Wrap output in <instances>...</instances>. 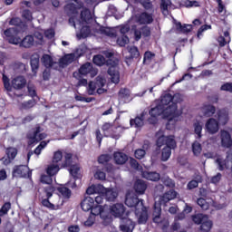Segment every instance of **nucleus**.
<instances>
[{
	"label": "nucleus",
	"instance_id": "22",
	"mask_svg": "<svg viewBox=\"0 0 232 232\" xmlns=\"http://www.w3.org/2000/svg\"><path fill=\"white\" fill-rule=\"evenodd\" d=\"M95 205V200L93 199V197L87 196L83 198V200L81 202V208L82 211L88 212L91 211V209Z\"/></svg>",
	"mask_w": 232,
	"mask_h": 232
},
{
	"label": "nucleus",
	"instance_id": "14",
	"mask_svg": "<svg viewBox=\"0 0 232 232\" xmlns=\"http://www.w3.org/2000/svg\"><path fill=\"white\" fill-rule=\"evenodd\" d=\"M219 129L220 128L218 125V121H217L215 118H209L205 124V130L210 135H215V133H218Z\"/></svg>",
	"mask_w": 232,
	"mask_h": 232
},
{
	"label": "nucleus",
	"instance_id": "33",
	"mask_svg": "<svg viewBox=\"0 0 232 232\" xmlns=\"http://www.w3.org/2000/svg\"><path fill=\"white\" fill-rule=\"evenodd\" d=\"M93 31L95 32V34H100L101 35H108L109 37H111V35H113V33L111 32V29L110 27H105L99 24L93 28Z\"/></svg>",
	"mask_w": 232,
	"mask_h": 232
},
{
	"label": "nucleus",
	"instance_id": "57",
	"mask_svg": "<svg viewBox=\"0 0 232 232\" xmlns=\"http://www.w3.org/2000/svg\"><path fill=\"white\" fill-rule=\"evenodd\" d=\"M57 190V188L53 187L52 184L44 187V191L46 195L47 198H51V197H53V193Z\"/></svg>",
	"mask_w": 232,
	"mask_h": 232
},
{
	"label": "nucleus",
	"instance_id": "54",
	"mask_svg": "<svg viewBox=\"0 0 232 232\" xmlns=\"http://www.w3.org/2000/svg\"><path fill=\"white\" fill-rule=\"evenodd\" d=\"M207 217H208V215H204V214H196V215L192 216L193 223H194V224L200 225V224L203 223L205 220H207Z\"/></svg>",
	"mask_w": 232,
	"mask_h": 232
},
{
	"label": "nucleus",
	"instance_id": "28",
	"mask_svg": "<svg viewBox=\"0 0 232 232\" xmlns=\"http://www.w3.org/2000/svg\"><path fill=\"white\" fill-rule=\"evenodd\" d=\"M92 63L96 64V66H104V64H107V66H111L113 64L111 63V60H106L102 54L94 55L92 58Z\"/></svg>",
	"mask_w": 232,
	"mask_h": 232
},
{
	"label": "nucleus",
	"instance_id": "27",
	"mask_svg": "<svg viewBox=\"0 0 232 232\" xmlns=\"http://www.w3.org/2000/svg\"><path fill=\"white\" fill-rule=\"evenodd\" d=\"M144 117H146V112L142 111L135 119H130V125L134 128H142L144 126Z\"/></svg>",
	"mask_w": 232,
	"mask_h": 232
},
{
	"label": "nucleus",
	"instance_id": "61",
	"mask_svg": "<svg viewBox=\"0 0 232 232\" xmlns=\"http://www.w3.org/2000/svg\"><path fill=\"white\" fill-rule=\"evenodd\" d=\"M194 133L197 135L196 139H202V126L199 121L194 123Z\"/></svg>",
	"mask_w": 232,
	"mask_h": 232
},
{
	"label": "nucleus",
	"instance_id": "46",
	"mask_svg": "<svg viewBox=\"0 0 232 232\" xmlns=\"http://www.w3.org/2000/svg\"><path fill=\"white\" fill-rule=\"evenodd\" d=\"M180 6H184L185 8H197L200 6V3L197 0H185L182 2Z\"/></svg>",
	"mask_w": 232,
	"mask_h": 232
},
{
	"label": "nucleus",
	"instance_id": "53",
	"mask_svg": "<svg viewBox=\"0 0 232 232\" xmlns=\"http://www.w3.org/2000/svg\"><path fill=\"white\" fill-rule=\"evenodd\" d=\"M169 6H171V0H161L160 10L162 14L165 15L169 14V11L168 10Z\"/></svg>",
	"mask_w": 232,
	"mask_h": 232
},
{
	"label": "nucleus",
	"instance_id": "40",
	"mask_svg": "<svg viewBox=\"0 0 232 232\" xmlns=\"http://www.w3.org/2000/svg\"><path fill=\"white\" fill-rule=\"evenodd\" d=\"M118 97L121 101L130 102V89L123 88L119 91Z\"/></svg>",
	"mask_w": 232,
	"mask_h": 232
},
{
	"label": "nucleus",
	"instance_id": "24",
	"mask_svg": "<svg viewBox=\"0 0 232 232\" xmlns=\"http://www.w3.org/2000/svg\"><path fill=\"white\" fill-rule=\"evenodd\" d=\"M56 191H58L59 197H62L63 200H70L72 198V190L63 185L57 187Z\"/></svg>",
	"mask_w": 232,
	"mask_h": 232
},
{
	"label": "nucleus",
	"instance_id": "55",
	"mask_svg": "<svg viewBox=\"0 0 232 232\" xmlns=\"http://www.w3.org/2000/svg\"><path fill=\"white\" fill-rule=\"evenodd\" d=\"M79 171H81V169L77 165H72L69 169V173L73 177L74 182L79 179Z\"/></svg>",
	"mask_w": 232,
	"mask_h": 232
},
{
	"label": "nucleus",
	"instance_id": "12",
	"mask_svg": "<svg viewBox=\"0 0 232 232\" xmlns=\"http://www.w3.org/2000/svg\"><path fill=\"white\" fill-rule=\"evenodd\" d=\"M13 177L18 179H26V177H32V173L28 170V166L26 165H18L14 166L13 169Z\"/></svg>",
	"mask_w": 232,
	"mask_h": 232
},
{
	"label": "nucleus",
	"instance_id": "41",
	"mask_svg": "<svg viewBox=\"0 0 232 232\" xmlns=\"http://www.w3.org/2000/svg\"><path fill=\"white\" fill-rule=\"evenodd\" d=\"M41 204L44 208H47V209H50L51 211H57V209H59V205H53L50 202V198L42 199Z\"/></svg>",
	"mask_w": 232,
	"mask_h": 232
},
{
	"label": "nucleus",
	"instance_id": "4",
	"mask_svg": "<svg viewBox=\"0 0 232 232\" xmlns=\"http://www.w3.org/2000/svg\"><path fill=\"white\" fill-rule=\"evenodd\" d=\"M149 115L150 117H160V115H163L164 119H175V117H180L182 111H179L177 103H172L168 107H164L160 103H158L150 108Z\"/></svg>",
	"mask_w": 232,
	"mask_h": 232
},
{
	"label": "nucleus",
	"instance_id": "60",
	"mask_svg": "<svg viewBox=\"0 0 232 232\" xmlns=\"http://www.w3.org/2000/svg\"><path fill=\"white\" fill-rule=\"evenodd\" d=\"M197 204L203 211H208V209H209V203H208L204 198H198Z\"/></svg>",
	"mask_w": 232,
	"mask_h": 232
},
{
	"label": "nucleus",
	"instance_id": "63",
	"mask_svg": "<svg viewBox=\"0 0 232 232\" xmlns=\"http://www.w3.org/2000/svg\"><path fill=\"white\" fill-rule=\"evenodd\" d=\"M202 182V177L198 176L197 179H192L187 185L188 189H195V188H198V183Z\"/></svg>",
	"mask_w": 232,
	"mask_h": 232
},
{
	"label": "nucleus",
	"instance_id": "47",
	"mask_svg": "<svg viewBox=\"0 0 232 232\" xmlns=\"http://www.w3.org/2000/svg\"><path fill=\"white\" fill-rule=\"evenodd\" d=\"M130 57L129 59H139L140 53L139 52V48L137 46L132 45L128 47Z\"/></svg>",
	"mask_w": 232,
	"mask_h": 232
},
{
	"label": "nucleus",
	"instance_id": "1",
	"mask_svg": "<svg viewBox=\"0 0 232 232\" xmlns=\"http://www.w3.org/2000/svg\"><path fill=\"white\" fill-rule=\"evenodd\" d=\"M93 21L92 16V12L88 8H84L81 12V18L76 19L75 16H71L69 18V24L73 26L75 30H79L81 37L86 39L90 34H92V29L90 28V23Z\"/></svg>",
	"mask_w": 232,
	"mask_h": 232
},
{
	"label": "nucleus",
	"instance_id": "51",
	"mask_svg": "<svg viewBox=\"0 0 232 232\" xmlns=\"http://www.w3.org/2000/svg\"><path fill=\"white\" fill-rule=\"evenodd\" d=\"M146 148H148V145L144 144L143 149H137L134 152L135 159L139 160L144 159L146 157Z\"/></svg>",
	"mask_w": 232,
	"mask_h": 232
},
{
	"label": "nucleus",
	"instance_id": "50",
	"mask_svg": "<svg viewBox=\"0 0 232 232\" xmlns=\"http://www.w3.org/2000/svg\"><path fill=\"white\" fill-rule=\"evenodd\" d=\"M192 153L195 157H198L202 153V145L198 141H194L192 143Z\"/></svg>",
	"mask_w": 232,
	"mask_h": 232
},
{
	"label": "nucleus",
	"instance_id": "20",
	"mask_svg": "<svg viewBox=\"0 0 232 232\" xmlns=\"http://www.w3.org/2000/svg\"><path fill=\"white\" fill-rule=\"evenodd\" d=\"M221 146L223 148H231L232 139L231 134L227 130H222L220 131Z\"/></svg>",
	"mask_w": 232,
	"mask_h": 232
},
{
	"label": "nucleus",
	"instance_id": "44",
	"mask_svg": "<svg viewBox=\"0 0 232 232\" xmlns=\"http://www.w3.org/2000/svg\"><path fill=\"white\" fill-rule=\"evenodd\" d=\"M30 65H31L33 73H37V71L39 70V56L38 55H33L31 57Z\"/></svg>",
	"mask_w": 232,
	"mask_h": 232
},
{
	"label": "nucleus",
	"instance_id": "52",
	"mask_svg": "<svg viewBox=\"0 0 232 232\" xmlns=\"http://www.w3.org/2000/svg\"><path fill=\"white\" fill-rule=\"evenodd\" d=\"M141 6L148 12L153 11V3L151 0H137Z\"/></svg>",
	"mask_w": 232,
	"mask_h": 232
},
{
	"label": "nucleus",
	"instance_id": "38",
	"mask_svg": "<svg viewBox=\"0 0 232 232\" xmlns=\"http://www.w3.org/2000/svg\"><path fill=\"white\" fill-rule=\"evenodd\" d=\"M34 37L32 35H26L23 40L20 38V46L24 48H32L34 46Z\"/></svg>",
	"mask_w": 232,
	"mask_h": 232
},
{
	"label": "nucleus",
	"instance_id": "58",
	"mask_svg": "<svg viewBox=\"0 0 232 232\" xmlns=\"http://www.w3.org/2000/svg\"><path fill=\"white\" fill-rule=\"evenodd\" d=\"M2 81L4 82V88L6 92H12V85L10 84V78L5 74V72L2 73Z\"/></svg>",
	"mask_w": 232,
	"mask_h": 232
},
{
	"label": "nucleus",
	"instance_id": "6",
	"mask_svg": "<svg viewBox=\"0 0 232 232\" xmlns=\"http://www.w3.org/2000/svg\"><path fill=\"white\" fill-rule=\"evenodd\" d=\"M91 75V77H95L97 75V70L93 68V64L92 63H83L78 70V72H73V77L77 78L80 75Z\"/></svg>",
	"mask_w": 232,
	"mask_h": 232
},
{
	"label": "nucleus",
	"instance_id": "25",
	"mask_svg": "<svg viewBox=\"0 0 232 232\" xmlns=\"http://www.w3.org/2000/svg\"><path fill=\"white\" fill-rule=\"evenodd\" d=\"M146 189H148V184H146V181L142 179H137L134 183V191L138 195H144L146 193Z\"/></svg>",
	"mask_w": 232,
	"mask_h": 232
},
{
	"label": "nucleus",
	"instance_id": "26",
	"mask_svg": "<svg viewBox=\"0 0 232 232\" xmlns=\"http://www.w3.org/2000/svg\"><path fill=\"white\" fill-rule=\"evenodd\" d=\"M93 83L96 85L98 95H102L105 93L106 89H103L106 84V79L102 76H97Z\"/></svg>",
	"mask_w": 232,
	"mask_h": 232
},
{
	"label": "nucleus",
	"instance_id": "30",
	"mask_svg": "<svg viewBox=\"0 0 232 232\" xmlns=\"http://www.w3.org/2000/svg\"><path fill=\"white\" fill-rule=\"evenodd\" d=\"M12 86L14 90H23L26 86V79L24 76H17L12 80Z\"/></svg>",
	"mask_w": 232,
	"mask_h": 232
},
{
	"label": "nucleus",
	"instance_id": "15",
	"mask_svg": "<svg viewBox=\"0 0 232 232\" xmlns=\"http://www.w3.org/2000/svg\"><path fill=\"white\" fill-rule=\"evenodd\" d=\"M136 23L139 24H151L153 23V14L143 12L135 15Z\"/></svg>",
	"mask_w": 232,
	"mask_h": 232
},
{
	"label": "nucleus",
	"instance_id": "62",
	"mask_svg": "<svg viewBox=\"0 0 232 232\" xmlns=\"http://www.w3.org/2000/svg\"><path fill=\"white\" fill-rule=\"evenodd\" d=\"M128 43H130V38L126 34H121L117 38V44H119V46H126Z\"/></svg>",
	"mask_w": 232,
	"mask_h": 232
},
{
	"label": "nucleus",
	"instance_id": "64",
	"mask_svg": "<svg viewBox=\"0 0 232 232\" xmlns=\"http://www.w3.org/2000/svg\"><path fill=\"white\" fill-rule=\"evenodd\" d=\"M63 160V152L61 150H57L53 153L52 163L59 164Z\"/></svg>",
	"mask_w": 232,
	"mask_h": 232
},
{
	"label": "nucleus",
	"instance_id": "32",
	"mask_svg": "<svg viewBox=\"0 0 232 232\" xmlns=\"http://www.w3.org/2000/svg\"><path fill=\"white\" fill-rule=\"evenodd\" d=\"M204 117H213L217 111V108L212 104H204L201 108Z\"/></svg>",
	"mask_w": 232,
	"mask_h": 232
},
{
	"label": "nucleus",
	"instance_id": "21",
	"mask_svg": "<svg viewBox=\"0 0 232 232\" xmlns=\"http://www.w3.org/2000/svg\"><path fill=\"white\" fill-rule=\"evenodd\" d=\"M141 177L142 179L150 180L151 182H159V180H160V174L157 171L143 170L141 171Z\"/></svg>",
	"mask_w": 232,
	"mask_h": 232
},
{
	"label": "nucleus",
	"instance_id": "42",
	"mask_svg": "<svg viewBox=\"0 0 232 232\" xmlns=\"http://www.w3.org/2000/svg\"><path fill=\"white\" fill-rule=\"evenodd\" d=\"M61 170V167L59 164L52 163L46 169L47 175H51L53 177H55L57 173Z\"/></svg>",
	"mask_w": 232,
	"mask_h": 232
},
{
	"label": "nucleus",
	"instance_id": "59",
	"mask_svg": "<svg viewBox=\"0 0 232 232\" xmlns=\"http://www.w3.org/2000/svg\"><path fill=\"white\" fill-rule=\"evenodd\" d=\"M10 209H12V203L5 202L0 208V217H5V215H8Z\"/></svg>",
	"mask_w": 232,
	"mask_h": 232
},
{
	"label": "nucleus",
	"instance_id": "11",
	"mask_svg": "<svg viewBox=\"0 0 232 232\" xmlns=\"http://www.w3.org/2000/svg\"><path fill=\"white\" fill-rule=\"evenodd\" d=\"M114 130H119V127L110 122H105L102 126V130L103 131L104 137H111V139H116V140L121 139V134L113 133Z\"/></svg>",
	"mask_w": 232,
	"mask_h": 232
},
{
	"label": "nucleus",
	"instance_id": "7",
	"mask_svg": "<svg viewBox=\"0 0 232 232\" xmlns=\"http://www.w3.org/2000/svg\"><path fill=\"white\" fill-rule=\"evenodd\" d=\"M132 32H134V41H139L142 37H150L151 35V27L148 25H143L141 27H137V25L131 26Z\"/></svg>",
	"mask_w": 232,
	"mask_h": 232
},
{
	"label": "nucleus",
	"instance_id": "3",
	"mask_svg": "<svg viewBox=\"0 0 232 232\" xmlns=\"http://www.w3.org/2000/svg\"><path fill=\"white\" fill-rule=\"evenodd\" d=\"M111 215L116 218H121V225H120V229L122 232H133L135 229V223L128 218H124V213H126V207L122 203H116L110 207Z\"/></svg>",
	"mask_w": 232,
	"mask_h": 232
},
{
	"label": "nucleus",
	"instance_id": "39",
	"mask_svg": "<svg viewBox=\"0 0 232 232\" xmlns=\"http://www.w3.org/2000/svg\"><path fill=\"white\" fill-rule=\"evenodd\" d=\"M176 29L178 32H180L181 34H189L193 30V25L191 24H183L180 22H178L176 24Z\"/></svg>",
	"mask_w": 232,
	"mask_h": 232
},
{
	"label": "nucleus",
	"instance_id": "16",
	"mask_svg": "<svg viewBox=\"0 0 232 232\" xmlns=\"http://www.w3.org/2000/svg\"><path fill=\"white\" fill-rule=\"evenodd\" d=\"M75 61L74 53H67L63 57L60 58L58 63V68H66V66H70L72 63Z\"/></svg>",
	"mask_w": 232,
	"mask_h": 232
},
{
	"label": "nucleus",
	"instance_id": "2",
	"mask_svg": "<svg viewBox=\"0 0 232 232\" xmlns=\"http://www.w3.org/2000/svg\"><path fill=\"white\" fill-rule=\"evenodd\" d=\"M156 146L160 150L162 146H165L161 150V160L167 162L171 157V150L177 148V140L175 136H166L163 130H160L156 132Z\"/></svg>",
	"mask_w": 232,
	"mask_h": 232
},
{
	"label": "nucleus",
	"instance_id": "9",
	"mask_svg": "<svg viewBox=\"0 0 232 232\" xmlns=\"http://www.w3.org/2000/svg\"><path fill=\"white\" fill-rule=\"evenodd\" d=\"M216 163L218 164L219 171H224V169H229L232 164V149L227 151L226 160H223L222 158H218L216 160Z\"/></svg>",
	"mask_w": 232,
	"mask_h": 232
},
{
	"label": "nucleus",
	"instance_id": "36",
	"mask_svg": "<svg viewBox=\"0 0 232 232\" xmlns=\"http://www.w3.org/2000/svg\"><path fill=\"white\" fill-rule=\"evenodd\" d=\"M162 206L160 203L155 202L154 204V210H153V222L156 224H159L160 222L159 219L160 218V215L162 214V208H160Z\"/></svg>",
	"mask_w": 232,
	"mask_h": 232
},
{
	"label": "nucleus",
	"instance_id": "13",
	"mask_svg": "<svg viewBox=\"0 0 232 232\" xmlns=\"http://www.w3.org/2000/svg\"><path fill=\"white\" fill-rule=\"evenodd\" d=\"M4 34L10 44H19L21 43V38L15 37L17 35V28H8L4 32Z\"/></svg>",
	"mask_w": 232,
	"mask_h": 232
},
{
	"label": "nucleus",
	"instance_id": "56",
	"mask_svg": "<svg viewBox=\"0 0 232 232\" xmlns=\"http://www.w3.org/2000/svg\"><path fill=\"white\" fill-rule=\"evenodd\" d=\"M17 150L14 147H9L5 150V155L6 157H9L11 160H14L15 158L17 157Z\"/></svg>",
	"mask_w": 232,
	"mask_h": 232
},
{
	"label": "nucleus",
	"instance_id": "31",
	"mask_svg": "<svg viewBox=\"0 0 232 232\" xmlns=\"http://www.w3.org/2000/svg\"><path fill=\"white\" fill-rule=\"evenodd\" d=\"M138 217V224H146L148 222V208L143 205V208H140L139 214H135Z\"/></svg>",
	"mask_w": 232,
	"mask_h": 232
},
{
	"label": "nucleus",
	"instance_id": "48",
	"mask_svg": "<svg viewBox=\"0 0 232 232\" xmlns=\"http://www.w3.org/2000/svg\"><path fill=\"white\" fill-rule=\"evenodd\" d=\"M155 59V53L146 51L143 56V64H151V62Z\"/></svg>",
	"mask_w": 232,
	"mask_h": 232
},
{
	"label": "nucleus",
	"instance_id": "37",
	"mask_svg": "<svg viewBox=\"0 0 232 232\" xmlns=\"http://www.w3.org/2000/svg\"><path fill=\"white\" fill-rule=\"evenodd\" d=\"M213 227V221L209 219V218L207 216V219H205L200 227L199 229L201 232H210Z\"/></svg>",
	"mask_w": 232,
	"mask_h": 232
},
{
	"label": "nucleus",
	"instance_id": "49",
	"mask_svg": "<svg viewBox=\"0 0 232 232\" xmlns=\"http://www.w3.org/2000/svg\"><path fill=\"white\" fill-rule=\"evenodd\" d=\"M100 217L103 220L104 226H108V224L111 222V215H110L104 208L102 210Z\"/></svg>",
	"mask_w": 232,
	"mask_h": 232
},
{
	"label": "nucleus",
	"instance_id": "19",
	"mask_svg": "<svg viewBox=\"0 0 232 232\" xmlns=\"http://www.w3.org/2000/svg\"><path fill=\"white\" fill-rule=\"evenodd\" d=\"M108 75H110V79L114 84H119V82H121V74L115 68V62L109 67Z\"/></svg>",
	"mask_w": 232,
	"mask_h": 232
},
{
	"label": "nucleus",
	"instance_id": "45",
	"mask_svg": "<svg viewBox=\"0 0 232 232\" xmlns=\"http://www.w3.org/2000/svg\"><path fill=\"white\" fill-rule=\"evenodd\" d=\"M72 153H65L64 155V160L62 163V168H72L73 166V160H72Z\"/></svg>",
	"mask_w": 232,
	"mask_h": 232
},
{
	"label": "nucleus",
	"instance_id": "8",
	"mask_svg": "<svg viewBox=\"0 0 232 232\" xmlns=\"http://www.w3.org/2000/svg\"><path fill=\"white\" fill-rule=\"evenodd\" d=\"M73 2L68 3L64 6V12L67 15H77L79 14V10L84 6V4L78 0H72Z\"/></svg>",
	"mask_w": 232,
	"mask_h": 232
},
{
	"label": "nucleus",
	"instance_id": "35",
	"mask_svg": "<svg viewBox=\"0 0 232 232\" xmlns=\"http://www.w3.org/2000/svg\"><path fill=\"white\" fill-rule=\"evenodd\" d=\"M104 189V186L98 184V185H92L86 189L87 195H92V197H95V195L99 193H102Z\"/></svg>",
	"mask_w": 232,
	"mask_h": 232
},
{
	"label": "nucleus",
	"instance_id": "10",
	"mask_svg": "<svg viewBox=\"0 0 232 232\" xmlns=\"http://www.w3.org/2000/svg\"><path fill=\"white\" fill-rule=\"evenodd\" d=\"M177 102H182V98H180V94H175L174 96H172L171 94L168 93L161 97L160 104L161 106H164V108H168V106H171V104H177Z\"/></svg>",
	"mask_w": 232,
	"mask_h": 232
},
{
	"label": "nucleus",
	"instance_id": "43",
	"mask_svg": "<svg viewBox=\"0 0 232 232\" xmlns=\"http://www.w3.org/2000/svg\"><path fill=\"white\" fill-rule=\"evenodd\" d=\"M104 197L108 202H113L119 197V194L113 189H108L105 191Z\"/></svg>",
	"mask_w": 232,
	"mask_h": 232
},
{
	"label": "nucleus",
	"instance_id": "18",
	"mask_svg": "<svg viewBox=\"0 0 232 232\" xmlns=\"http://www.w3.org/2000/svg\"><path fill=\"white\" fill-rule=\"evenodd\" d=\"M42 63L45 68H53V70H59V63L54 62L53 58L49 54H44L42 58Z\"/></svg>",
	"mask_w": 232,
	"mask_h": 232
},
{
	"label": "nucleus",
	"instance_id": "34",
	"mask_svg": "<svg viewBox=\"0 0 232 232\" xmlns=\"http://www.w3.org/2000/svg\"><path fill=\"white\" fill-rule=\"evenodd\" d=\"M113 159L114 162L119 165L126 164V162H128V155L124 152H114Z\"/></svg>",
	"mask_w": 232,
	"mask_h": 232
},
{
	"label": "nucleus",
	"instance_id": "29",
	"mask_svg": "<svg viewBox=\"0 0 232 232\" xmlns=\"http://www.w3.org/2000/svg\"><path fill=\"white\" fill-rule=\"evenodd\" d=\"M217 118L219 124L226 126V123L229 121V113H227V111H226V109L218 110L217 111Z\"/></svg>",
	"mask_w": 232,
	"mask_h": 232
},
{
	"label": "nucleus",
	"instance_id": "23",
	"mask_svg": "<svg viewBox=\"0 0 232 232\" xmlns=\"http://www.w3.org/2000/svg\"><path fill=\"white\" fill-rule=\"evenodd\" d=\"M173 198H177V191L171 189L160 198V204L166 206V204H168L169 200H173Z\"/></svg>",
	"mask_w": 232,
	"mask_h": 232
},
{
	"label": "nucleus",
	"instance_id": "17",
	"mask_svg": "<svg viewBox=\"0 0 232 232\" xmlns=\"http://www.w3.org/2000/svg\"><path fill=\"white\" fill-rule=\"evenodd\" d=\"M75 61L74 53H67L63 57L60 58L58 63V68H66V66H70L72 63Z\"/></svg>",
	"mask_w": 232,
	"mask_h": 232
},
{
	"label": "nucleus",
	"instance_id": "5",
	"mask_svg": "<svg viewBox=\"0 0 232 232\" xmlns=\"http://www.w3.org/2000/svg\"><path fill=\"white\" fill-rule=\"evenodd\" d=\"M125 204L128 208H134L135 215H139V210L144 206V200L139 199V197L135 194H126Z\"/></svg>",
	"mask_w": 232,
	"mask_h": 232
}]
</instances>
